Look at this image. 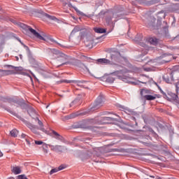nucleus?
Here are the masks:
<instances>
[{"label": "nucleus", "instance_id": "obj_45", "mask_svg": "<svg viewBox=\"0 0 179 179\" xmlns=\"http://www.w3.org/2000/svg\"><path fill=\"white\" fill-rule=\"evenodd\" d=\"M48 107H49V106H46V108H48Z\"/></svg>", "mask_w": 179, "mask_h": 179}, {"label": "nucleus", "instance_id": "obj_6", "mask_svg": "<svg viewBox=\"0 0 179 179\" xmlns=\"http://www.w3.org/2000/svg\"><path fill=\"white\" fill-rule=\"evenodd\" d=\"M27 113L31 117L34 118V120H36L38 117L37 112H36V110L33 108L32 107H28L27 108Z\"/></svg>", "mask_w": 179, "mask_h": 179}, {"label": "nucleus", "instance_id": "obj_35", "mask_svg": "<svg viewBox=\"0 0 179 179\" xmlns=\"http://www.w3.org/2000/svg\"><path fill=\"white\" fill-rule=\"evenodd\" d=\"M76 103V101H73V102H71L70 103V107H73V104H75Z\"/></svg>", "mask_w": 179, "mask_h": 179}, {"label": "nucleus", "instance_id": "obj_46", "mask_svg": "<svg viewBox=\"0 0 179 179\" xmlns=\"http://www.w3.org/2000/svg\"><path fill=\"white\" fill-rule=\"evenodd\" d=\"M0 9H1V7H0Z\"/></svg>", "mask_w": 179, "mask_h": 179}, {"label": "nucleus", "instance_id": "obj_9", "mask_svg": "<svg viewBox=\"0 0 179 179\" xmlns=\"http://www.w3.org/2000/svg\"><path fill=\"white\" fill-rule=\"evenodd\" d=\"M90 34V31L87 29H83L81 30L80 32V38L83 40H85L87 37H89V35Z\"/></svg>", "mask_w": 179, "mask_h": 179}, {"label": "nucleus", "instance_id": "obj_42", "mask_svg": "<svg viewBox=\"0 0 179 179\" xmlns=\"http://www.w3.org/2000/svg\"><path fill=\"white\" fill-rule=\"evenodd\" d=\"M43 152H44L45 153H48V151L47 150H44Z\"/></svg>", "mask_w": 179, "mask_h": 179}, {"label": "nucleus", "instance_id": "obj_16", "mask_svg": "<svg viewBox=\"0 0 179 179\" xmlns=\"http://www.w3.org/2000/svg\"><path fill=\"white\" fill-rule=\"evenodd\" d=\"M10 134L13 138H16V136L19 135V131H17L16 129H14L10 132Z\"/></svg>", "mask_w": 179, "mask_h": 179}, {"label": "nucleus", "instance_id": "obj_36", "mask_svg": "<svg viewBox=\"0 0 179 179\" xmlns=\"http://www.w3.org/2000/svg\"><path fill=\"white\" fill-rule=\"evenodd\" d=\"M163 61H164L165 62H170L171 61V59H164Z\"/></svg>", "mask_w": 179, "mask_h": 179}, {"label": "nucleus", "instance_id": "obj_44", "mask_svg": "<svg viewBox=\"0 0 179 179\" xmlns=\"http://www.w3.org/2000/svg\"><path fill=\"white\" fill-rule=\"evenodd\" d=\"M16 58H17V61L19 60V57H16Z\"/></svg>", "mask_w": 179, "mask_h": 179}, {"label": "nucleus", "instance_id": "obj_2", "mask_svg": "<svg viewBox=\"0 0 179 179\" xmlns=\"http://www.w3.org/2000/svg\"><path fill=\"white\" fill-rule=\"evenodd\" d=\"M20 27H22V29H24L25 30H28L29 31H30L31 34L36 37V38H39V40H43L44 41H45V38L43 37L41 35H40V34L36 32V30L31 28V27H29L22 23H20Z\"/></svg>", "mask_w": 179, "mask_h": 179}, {"label": "nucleus", "instance_id": "obj_37", "mask_svg": "<svg viewBox=\"0 0 179 179\" xmlns=\"http://www.w3.org/2000/svg\"><path fill=\"white\" fill-rule=\"evenodd\" d=\"M176 87L177 90H178V89H179V82H178L176 83Z\"/></svg>", "mask_w": 179, "mask_h": 179}, {"label": "nucleus", "instance_id": "obj_10", "mask_svg": "<svg viewBox=\"0 0 179 179\" xmlns=\"http://www.w3.org/2000/svg\"><path fill=\"white\" fill-rule=\"evenodd\" d=\"M11 171L15 175L20 174L22 173V167L17 166H11Z\"/></svg>", "mask_w": 179, "mask_h": 179}, {"label": "nucleus", "instance_id": "obj_17", "mask_svg": "<svg viewBox=\"0 0 179 179\" xmlns=\"http://www.w3.org/2000/svg\"><path fill=\"white\" fill-rule=\"evenodd\" d=\"M114 73L115 75H117V76H122L124 73H127V70L117 71H115Z\"/></svg>", "mask_w": 179, "mask_h": 179}, {"label": "nucleus", "instance_id": "obj_1", "mask_svg": "<svg viewBox=\"0 0 179 179\" xmlns=\"http://www.w3.org/2000/svg\"><path fill=\"white\" fill-rule=\"evenodd\" d=\"M110 60L106 58L98 59L96 61L99 64L101 65H113V61H117L118 59V53H112L110 55Z\"/></svg>", "mask_w": 179, "mask_h": 179}, {"label": "nucleus", "instance_id": "obj_8", "mask_svg": "<svg viewBox=\"0 0 179 179\" xmlns=\"http://www.w3.org/2000/svg\"><path fill=\"white\" fill-rule=\"evenodd\" d=\"M59 57H60L59 61H62V65H65L69 61V57L68 55L64 54V53H60L59 55Z\"/></svg>", "mask_w": 179, "mask_h": 179}, {"label": "nucleus", "instance_id": "obj_5", "mask_svg": "<svg viewBox=\"0 0 179 179\" xmlns=\"http://www.w3.org/2000/svg\"><path fill=\"white\" fill-rule=\"evenodd\" d=\"M103 96H98V98L95 101L94 108H95L96 110H97V108H100V107L103 106Z\"/></svg>", "mask_w": 179, "mask_h": 179}, {"label": "nucleus", "instance_id": "obj_14", "mask_svg": "<svg viewBox=\"0 0 179 179\" xmlns=\"http://www.w3.org/2000/svg\"><path fill=\"white\" fill-rule=\"evenodd\" d=\"M50 148L53 152H62V146L61 145H50Z\"/></svg>", "mask_w": 179, "mask_h": 179}, {"label": "nucleus", "instance_id": "obj_15", "mask_svg": "<svg viewBox=\"0 0 179 179\" xmlns=\"http://www.w3.org/2000/svg\"><path fill=\"white\" fill-rule=\"evenodd\" d=\"M52 134H53V138H55V139H57L58 141H62V139H64L62 136L59 135L58 132L54 130L52 131Z\"/></svg>", "mask_w": 179, "mask_h": 179}, {"label": "nucleus", "instance_id": "obj_31", "mask_svg": "<svg viewBox=\"0 0 179 179\" xmlns=\"http://www.w3.org/2000/svg\"><path fill=\"white\" fill-rule=\"evenodd\" d=\"M77 13H78V15H80L81 16H85V13H83V12L78 10V9H76Z\"/></svg>", "mask_w": 179, "mask_h": 179}, {"label": "nucleus", "instance_id": "obj_27", "mask_svg": "<svg viewBox=\"0 0 179 179\" xmlns=\"http://www.w3.org/2000/svg\"><path fill=\"white\" fill-rule=\"evenodd\" d=\"M80 68H82L84 71H87V72H89V69L83 64H80Z\"/></svg>", "mask_w": 179, "mask_h": 179}, {"label": "nucleus", "instance_id": "obj_33", "mask_svg": "<svg viewBox=\"0 0 179 179\" xmlns=\"http://www.w3.org/2000/svg\"><path fill=\"white\" fill-rule=\"evenodd\" d=\"M83 59H84V61H90V57H87L86 56H82Z\"/></svg>", "mask_w": 179, "mask_h": 179}, {"label": "nucleus", "instance_id": "obj_26", "mask_svg": "<svg viewBox=\"0 0 179 179\" xmlns=\"http://www.w3.org/2000/svg\"><path fill=\"white\" fill-rule=\"evenodd\" d=\"M45 16L46 17H48V19H50V20H57V17H54V16H51L47 13H45Z\"/></svg>", "mask_w": 179, "mask_h": 179}, {"label": "nucleus", "instance_id": "obj_19", "mask_svg": "<svg viewBox=\"0 0 179 179\" xmlns=\"http://www.w3.org/2000/svg\"><path fill=\"white\" fill-rule=\"evenodd\" d=\"M75 82L74 80H61L59 81H57V85H59L61 83H73Z\"/></svg>", "mask_w": 179, "mask_h": 179}, {"label": "nucleus", "instance_id": "obj_41", "mask_svg": "<svg viewBox=\"0 0 179 179\" xmlns=\"http://www.w3.org/2000/svg\"><path fill=\"white\" fill-rule=\"evenodd\" d=\"M110 20H111V18L106 19V22H110Z\"/></svg>", "mask_w": 179, "mask_h": 179}, {"label": "nucleus", "instance_id": "obj_23", "mask_svg": "<svg viewBox=\"0 0 179 179\" xmlns=\"http://www.w3.org/2000/svg\"><path fill=\"white\" fill-rule=\"evenodd\" d=\"M50 52H52V54H55V55H60L61 52H59V51H58L57 50L55 49H50Z\"/></svg>", "mask_w": 179, "mask_h": 179}, {"label": "nucleus", "instance_id": "obj_3", "mask_svg": "<svg viewBox=\"0 0 179 179\" xmlns=\"http://www.w3.org/2000/svg\"><path fill=\"white\" fill-rule=\"evenodd\" d=\"M141 94L143 100L152 101L156 99V96L151 95L152 92L149 90H141Z\"/></svg>", "mask_w": 179, "mask_h": 179}, {"label": "nucleus", "instance_id": "obj_20", "mask_svg": "<svg viewBox=\"0 0 179 179\" xmlns=\"http://www.w3.org/2000/svg\"><path fill=\"white\" fill-rule=\"evenodd\" d=\"M94 31L95 33H106V29H103V28H95L94 29Z\"/></svg>", "mask_w": 179, "mask_h": 179}, {"label": "nucleus", "instance_id": "obj_40", "mask_svg": "<svg viewBox=\"0 0 179 179\" xmlns=\"http://www.w3.org/2000/svg\"><path fill=\"white\" fill-rule=\"evenodd\" d=\"M2 156H3V154L0 151V157H2Z\"/></svg>", "mask_w": 179, "mask_h": 179}, {"label": "nucleus", "instance_id": "obj_32", "mask_svg": "<svg viewBox=\"0 0 179 179\" xmlns=\"http://www.w3.org/2000/svg\"><path fill=\"white\" fill-rule=\"evenodd\" d=\"M95 38H100V39L96 40V41H99L98 43H101V41H103V36L95 37Z\"/></svg>", "mask_w": 179, "mask_h": 179}, {"label": "nucleus", "instance_id": "obj_29", "mask_svg": "<svg viewBox=\"0 0 179 179\" xmlns=\"http://www.w3.org/2000/svg\"><path fill=\"white\" fill-rule=\"evenodd\" d=\"M113 16L117 19H122V14L117 13L116 14H113Z\"/></svg>", "mask_w": 179, "mask_h": 179}, {"label": "nucleus", "instance_id": "obj_38", "mask_svg": "<svg viewBox=\"0 0 179 179\" xmlns=\"http://www.w3.org/2000/svg\"><path fill=\"white\" fill-rule=\"evenodd\" d=\"M169 58V56H167L166 55H162V58Z\"/></svg>", "mask_w": 179, "mask_h": 179}, {"label": "nucleus", "instance_id": "obj_28", "mask_svg": "<svg viewBox=\"0 0 179 179\" xmlns=\"http://www.w3.org/2000/svg\"><path fill=\"white\" fill-rule=\"evenodd\" d=\"M77 115L73 113L71 115H67L66 116V120H71L72 118H75V117H76Z\"/></svg>", "mask_w": 179, "mask_h": 179}, {"label": "nucleus", "instance_id": "obj_11", "mask_svg": "<svg viewBox=\"0 0 179 179\" xmlns=\"http://www.w3.org/2000/svg\"><path fill=\"white\" fill-rule=\"evenodd\" d=\"M35 121L38 122V124L39 125V129L42 131L43 132H45V134H48L45 129H44V124H43V122L38 119V117H36L35 119Z\"/></svg>", "mask_w": 179, "mask_h": 179}, {"label": "nucleus", "instance_id": "obj_12", "mask_svg": "<svg viewBox=\"0 0 179 179\" xmlns=\"http://www.w3.org/2000/svg\"><path fill=\"white\" fill-rule=\"evenodd\" d=\"M82 30H83V27H82L80 25H77L72 30V31L71 33V36H75L76 33H78V31H82Z\"/></svg>", "mask_w": 179, "mask_h": 179}, {"label": "nucleus", "instance_id": "obj_22", "mask_svg": "<svg viewBox=\"0 0 179 179\" xmlns=\"http://www.w3.org/2000/svg\"><path fill=\"white\" fill-rule=\"evenodd\" d=\"M101 151L100 150V148H94L93 154L94 155H97V156L99 155V153H101Z\"/></svg>", "mask_w": 179, "mask_h": 179}, {"label": "nucleus", "instance_id": "obj_34", "mask_svg": "<svg viewBox=\"0 0 179 179\" xmlns=\"http://www.w3.org/2000/svg\"><path fill=\"white\" fill-rule=\"evenodd\" d=\"M43 141H35L36 145H43Z\"/></svg>", "mask_w": 179, "mask_h": 179}, {"label": "nucleus", "instance_id": "obj_13", "mask_svg": "<svg viewBox=\"0 0 179 179\" xmlns=\"http://www.w3.org/2000/svg\"><path fill=\"white\" fill-rule=\"evenodd\" d=\"M147 41H148L150 44H152V45H157V44L159 43V39L155 37H151L147 39Z\"/></svg>", "mask_w": 179, "mask_h": 179}, {"label": "nucleus", "instance_id": "obj_25", "mask_svg": "<svg viewBox=\"0 0 179 179\" xmlns=\"http://www.w3.org/2000/svg\"><path fill=\"white\" fill-rule=\"evenodd\" d=\"M21 138H22L23 139H24V138H25V141H26L27 145H30V141H29V139H27V136L26 134H22L21 135Z\"/></svg>", "mask_w": 179, "mask_h": 179}, {"label": "nucleus", "instance_id": "obj_7", "mask_svg": "<svg viewBox=\"0 0 179 179\" xmlns=\"http://www.w3.org/2000/svg\"><path fill=\"white\" fill-rule=\"evenodd\" d=\"M8 68H10L12 70H0V72L5 76L7 75H13L15 73V66H7Z\"/></svg>", "mask_w": 179, "mask_h": 179}, {"label": "nucleus", "instance_id": "obj_39", "mask_svg": "<svg viewBox=\"0 0 179 179\" xmlns=\"http://www.w3.org/2000/svg\"><path fill=\"white\" fill-rule=\"evenodd\" d=\"M78 86H82V83L81 82H78Z\"/></svg>", "mask_w": 179, "mask_h": 179}, {"label": "nucleus", "instance_id": "obj_21", "mask_svg": "<svg viewBox=\"0 0 179 179\" xmlns=\"http://www.w3.org/2000/svg\"><path fill=\"white\" fill-rule=\"evenodd\" d=\"M63 169H64V168H62V166H59V169H52V170L50 171V176H51V175L54 174V173H57L59 170H63Z\"/></svg>", "mask_w": 179, "mask_h": 179}, {"label": "nucleus", "instance_id": "obj_24", "mask_svg": "<svg viewBox=\"0 0 179 179\" xmlns=\"http://www.w3.org/2000/svg\"><path fill=\"white\" fill-rule=\"evenodd\" d=\"M29 128L31 129L32 132H34V134H37V129H36L34 126L29 124Z\"/></svg>", "mask_w": 179, "mask_h": 179}, {"label": "nucleus", "instance_id": "obj_18", "mask_svg": "<svg viewBox=\"0 0 179 179\" xmlns=\"http://www.w3.org/2000/svg\"><path fill=\"white\" fill-rule=\"evenodd\" d=\"M150 78L148 76H145L144 77V80L140 81V83H143V85H147V83H150Z\"/></svg>", "mask_w": 179, "mask_h": 179}, {"label": "nucleus", "instance_id": "obj_43", "mask_svg": "<svg viewBox=\"0 0 179 179\" xmlns=\"http://www.w3.org/2000/svg\"><path fill=\"white\" fill-rule=\"evenodd\" d=\"M72 17H73V19L74 20H76V18L74 16H73Z\"/></svg>", "mask_w": 179, "mask_h": 179}, {"label": "nucleus", "instance_id": "obj_30", "mask_svg": "<svg viewBox=\"0 0 179 179\" xmlns=\"http://www.w3.org/2000/svg\"><path fill=\"white\" fill-rule=\"evenodd\" d=\"M114 80H115L114 79V78L113 77H108L107 79H106V81L108 83H114Z\"/></svg>", "mask_w": 179, "mask_h": 179}, {"label": "nucleus", "instance_id": "obj_4", "mask_svg": "<svg viewBox=\"0 0 179 179\" xmlns=\"http://www.w3.org/2000/svg\"><path fill=\"white\" fill-rule=\"evenodd\" d=\"M89 36L87 37L86 39H85V41L90 43V44H97L99 41H96V40H100L101 38H96L92 35V34H90L88 35Z\"/></svg>", "mask_w": 179, "mask_h": 179}]
</instances>
